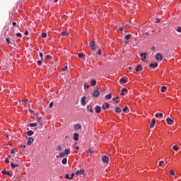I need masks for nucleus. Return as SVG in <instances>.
<instances>
[{
    "label": "nucleus",
    "instance_id": "55",
    "mask_svg": "<svg viewBox=\"0 0 181 181\" xmlns=\"http://www.w3.org/2000/svg\"><path fill=\"white\" fill-rule=\"evenodd\" d=\"M68 67L67 66H64V68L62 69L63 71H66V70H67Z\"/></svg>",
    "mask_w": 181,
    "mask_h": 181
},
{
    "label": "nucleus",
    "instance_id": "31",
    "mask_svg": "<svg viewBox=\"0 0 181 181\" xmlns=\"http://www.w3.org/2000/svg\"><path fill=\"white\" fill-rule=\"evenodd\" d=\"M11 168H13V169H15V168H18V164H14L13 163H12L11 164Z\"/></svg>",
    "mask_w": 181,
    "mask_h": 181
},
{
    "label": "nucleus",
    "instance_id": "1",
    "mask_svg": "<svg viewBox=\"0 0 181 181\" xmlns=\"http://www.w3.org/2000/svg\"><path fill=\"white\" fill-rule=\"evenodd\" d=\"M93 95L95 97V98L100 97V91L98 89H95L93 93Z\"/></svg>",
    "mask_w": 181,
    "mask_h": 181
},
{
    "label": "nucleus",
    "instance_id": "56",
    "mask_svg": "<svg viewBox=\"0 0 181 181\" xmlns=\"http://www.w3.org/2000/svg\"><path fill=\"white\" fill-rule=\"evenodd\" d=\"M73 177H74V173H72L70 176V179H73Z\"/></svg>",
    "mask_w": 181,
    "mask_h": 181
},
{
    "label": "nucleus",
    "instance_id": "62",
    "mask_svg": "<svg viewBox=\"0 0 181 181\" xmlns=\"http://www.w3.org/2000/svg\"><path fill=\"white\" fill-rule=\"evenodd\" d=\"M155 117H156V118H158L159 114L156 113V114L155 115Z\"/></svg>",
    "mask_w": 181,
    "mask_h": 181
},
{
    "label": "nucleus",
    "instance_id": "42",
    "mask_svg": "<svg viewBox=\"0 0 181 181\" xmlns=\"http://www.w3.org/2000/svg\"><path fill=\"white\" fill-rule=\"evenodd\" d=\"M65 179L71 180V178H70V175H68V174H66V175H65Z\"/></svg>",
    "mask_w": 181,
    "mask_h": 181
},
{
    "label": "nucleus",
    "instance_id": "35",
    "mask_svg": "<svg viewBox=\"0 0 181 181\" xmlns=\"http://www.w3.org/2000/svg\"><path fill=\"white\" fill-rule=\"evenodd\" d=\"M169 173H170V175H171V176H173V175H175V170H170L169 171Z\"/></svg>",
    "mask_w": 181,
    "mask_h": 181
},
{
    "label": "nucleus",
    "instance_id": "34",
    "mask_svg": "<svg viewBox=\"0 0 181 181\" xmlns=\"http://www.w3.org/2000/svg\"><path fill=\"white\" fill-rule=\"evenodd\" d=\"M29 127H37V123H30L29 124Z\"/></svg>",
    "mask_w": 181,
    "mask_h": 181
},
{
    "label": "nucleus",
    "instance_id": "54",
    "mask_svg": "<svg viewBox=\"0 0 181 181\" xmlns=\"http://www.w3.org/2000/svg\"><path fill=\"white\" fill-rule=\"evenodd\" d=\"M156 23H159V22H160V20L159 18H156Z\"/></svg>",
    "mask_w": 181,
    "mask_h": 181
},
{
    "label": "nucleus",
    "instance_id": "27",
    "mask_svg": "<svg viewBox=\"0 0 181 181\" xmlns=\"http://www.w3.org/2000/svg\"><path fill=\"white\" fill-rule=\"evenodd\" d=\"M90 84L92 86H95L97 84V81H95V80L91 81Z\"/></svg>",
    "mask_w": 181,
    "mask_h": 181
},
{
    "label": "nucleus",
    "instance_id": "51",
    "mask_svg": "<svg viewBox=\"0 0 181 181\" xmlns=\"http://www.w3.org/2000/svg\"><path fill=\"white\" fill-rule=\"evenodd\" d=\"M57 150L60 152V151H62V146H58Z\"/></svg>",
    "mask_w": 181,
    "mask_h": 181
},
{
    "label": "nucleus",
    "instance_id": "33",
    "mask_svg": "<svg viewBox=\"0 0 181 181\" xmlns=\"http://www.w3.org/2000/svg\"><path fill=\"white\" fill-rule=\"evenodd\" d=\"M86 152H87L88 153H90V155H93V153H94V151H91L90 148L88 149V150L86 151Z\"/></svg>",
    "mask_w": 181,
    "mask_h": 181
},
{
    "label": "nucleus",
    "instance_id": "9",
    "mask_svg": "<svg viewBox=\"0 0 181 181\" xmlns=\"http://www.w3.org/2000/svg\"><path fill=\"white\" fill-rule=\"evenodd\" d=\"M128 93V89H127V88H124L122 90V92L120 93V95H125V94H127Z\"/></svg>",
    "mask_w": 181,
    "mask_h": 181
},
{
    "label": "nucleus",
    "instance_id": "38",
    "mask_svg": "<svg viewBox=\"0 0 181 181\" xmlns=\"http://www.w3.org/2000/svg\"><path fill=\"white\" fill-rule=\"evenodd\" d=\"M64 153H63V152H61V153H59V156H60V158H64Z\"/></svg>",
    "mask_w": 181,
    "mask_h": 181
},
{
    "label": "nucleus",
    "instance_id": "28",
    "mask_svg": "<svg viewBox=\"0 0 181 181\" xmlns=\"http://www.w3.org/2000/svg\"><path fill=\"white\" fill-rule=\"evenodd\" d=\"M120 83H124V84H126L127 83V79H125V78H122L120 79Z\"/></svg>",
    "mask_w": 181,
    "mask_h": 181
},
{
    "label": "nucleus",
    "instance_id": "60",
    "mask_svg": "<svg viewBox=\"0 0 181 181\" xmlns=\"http://www.w3.org/2000/svg\"><path fill=\"white\" fill-rule=\"evenodd\" d=\"M5 162H6V165H8V163H9V160L6 159V160H5Z\"/></svg>",
    "mask_w": 181,
    "mask_h": 181
},
{
    "label": "nucleus",
    "instance_id": "59",
    "mask_svg": "<svg viewBox=\"0 0 181 181\" xmlns=\"http://www.w3.org/2000/svg\"><path fill=\"white\" fill-rule=\"evenodd\" d=\"M84 87H86V88H90V86L89 85H84Z\"/></svg>",
    "mask_w": 181,
    "mask_h": 181
},
{
    "label": "nucleus",
    "instance_id": "11",
    "mask_svg": "<svg viewBox=\"0 0 181 181\" xmlns=\"http://www.w3.org/2000/svg\"><path fill=\"white\" fill-rule=\"evenodd\" d=\"M166 122L168 125H172V124H173V119H170V117H168Z\"/></svg>",
    "mask_w": 181,
    "mask_h": 181
},
{
    "label": "nucleus",
    "instance_id": "39",
    "mask_svg": "<svg viewBox=\"0 0 181 181\" xmlns=\"http://www.w3.org/2000/svg\"><path fill=\"white\" fill-rule=\"evenodd\" d=\"M45 59H47V60H50L52 59V56L50 55H46Z\"/></svg>",
    "mask_w": 181,
    "mask_h": 181
},
{
    "label": "nucleus",
    "instance_id": "3",
    "mask_svg": "<svg viewBox=\"0 0 181 181\" xmlns=\"http://www.w3.org/2000/svg\"><path fill=\"white\" fill-rule=\"evenodd\" d=\"M156 60H163V56L160 53H157L156 56Z\"/></svg>",
    "mask_w": 181,
    "mask_h": 181
},
{
    "label": "nucleus",
    "instance_id": "32",
    "mask_svg": "<svg viewBox=\"0 0 181 181\" xmlns=\"http://www.w3.org/2000/svg\"><path fill=\"white\" fill-rule=\"evenodd\" d=\"M173 151H179V147H177V146H173Z\"/></svg>",
    "mask_w": 181,
    "mask_h": 181
},
{
    "label": "nucleus",
    "instance_id": "30",
    "mask_svg": "<svg viewBox=\"0 0 181 181\" xmlns=\"http://www.w3.org/2000/svg\"><path fill=\"white\" fill-rule=\"evenodd\" d=\"M78 57H79L80 59H83V57H84V54H83V52H81L78 54Z\"/></svg>",
    "mask_w": 181,
    "mask_h": 181
},
{
    "label": "nucleus",
    "instance_id": "26",
    "mask_svg": "<svg viewBox=\"0 0 181 181\" xmlns=\"http://www.w3.org/2000/svg\"><path fill=\"white\" fill-rule=\"evenodd\" d=\"M131 35L130 34H127V35H125L124 38L126 39V40H129V39H131Z\"/></svg>",
    "mask_w": 181,
    "mask_h": 181
},
{
    "label": "nucleus",
    "instance_id": "61",
    "mask_svg": "<svg viewBox=\"0 0 181 181\" xmlns=\"http://www.w3.org/2000/svg\"><path fill=\"white\" fill-rule=\"evenodd\" d=\"M12 25H13V26H16V22H13Z\"/></svg>",
    "mask_w": 181,
    "mask_h": 181
},
{
    "label": "nucleus",
    "instance_id": "43",
    "mask_svg": "<svg viewBox=\"0 0 181 181\" xmlns=\"http://www.w3.org/2000/svg\"><path fill=\"white\" fill-rule=\"evenodd\" d=\"M16 36L17 37H22V34L18 33L16 34Z\"/></svg>",
    "mask_w": 181,
    "mask_h": 181
},
{
    "label": "nucleus",
    "instance_id": "52",
    "mask_svg": "<svg viewBox=\"0 0 181 181\" xmlns=\"http://www.w3.org/2000/svg\"><path fill=\"white\" fill-rule=\"evenodd\" d=\"M21 148H22V149H25V148H26V145H21Z\"/></svg>",
    "mask_w": 181,
    "mask_h": 181
},
{
    "label": "nucleus",
    "instance_id": "37",
    "mask_svg": "<svg viewBox=\"0 0 181 181\" xmlns=\"http://www.w3.org/2000/svg\"><path fill=\"white\" fill-rule=\"evenodd\" d=\"M128 110V106H125L124 108H123V112H127Z\"/></svg>",
    "mask_w": 181,
    "mask_h": 181
},
{
    "label": "nucleus",
    "instance_id": "25",
    "mask_svg": "<svg viewBox=\"0 0 181 181\" xmlns=\"http://www.w3.org/2000/svg\"><path fill=\"white\" fill-rule=\"evenodd\" d=\"M62 165H66L67 164V158H64L62 160Z\"/></svg>",
    "mask_w": 181,
    "mask_h": 181
},
{
    "label": "nucleus",
    "instance_id": "16",
    "mask_svg": "<svg viewBox=\"0 0 181 181\" xmlns=\"http://www.w3.org/2000/svg\"><path fill=\"white\" fill-rule=\"evenodd\" d=\"M87 110L89 111V112L93 113L94 112V110H93V107L89 105L87 106Z\"/></svg>",
    "mask_w": 181,
    "mask_h": 181
},
{
    "label": "nucleus",
    "instance_id": "41",
    "mask_svg": "<svg viewBox=\"0 0 181 181\" xmlns=\"http://www.w3.org/2000/svg\"><path fill=\"white\" fill-rule=\"evenodd\" d=\"M43 62V60H39V61H37V64H38V66H40V64H42V62Z\"/></svg>",
    "mask_w": 181,
    "mask_h": 181
},
{
    "label": "nucleus",
    "instance_id": "47",
    "mask_svg": "<svg viewBox=\"0 0 181 181\" xmlns=\"http://www.w3.org/2000/svg\"><path fill=\"white\" fill-rule=\"evenodd\" d=\"M49 108H52L53 107V102H51L49 103Z\"/></svg>",
    "mask_w": 181,
    "mask_h": 181
},
{
    "label": "nucleus",
    "instance_id": "17",
    "mask_svg": "<svg viewBox=\"0 0 181 181\" xmlns=\"http://www.w3.org/2000/svg\"><path fill=\"white\" fill-rule=\"evenodd\" d=\"M78 136H80V135L77 133H74V141H78Z\"/></svg>",
    "mask_w": 181,
    "mask_h": 181
},
{
    "label": "nucleus",
    "instance_id": "50",
    "mask_svg": "<svg viewBox=\"0 0 181 181\" xmlns=\"http://www.w3.org/2000/svg\"><path fill=\"white\" fill-rule=\"evenodd\" d=\"M6 41L8 45H9V43H11V41L9 40V38H6Z\"/></svg>",
    "mask_w": 181,
    "mask_h": 181
},
{
    "label": "nucleus",
    "instance_id": "24",
    "mask_svg": "<svg viewBox=\"0 0 181 181\" xmlns=\"http://www.w3.org/2000/svg\"><path fill=\"white\" fill-rule=\"evenodd\" d=\"M105 98H106V100H111V98H112V95H111V94H107L105 95Z\"/></svg>",
    "mask_w": 181,
    "mask_h": 181
},
{
    "label": "nucleus",
    "instance_id": "29",
    "mask_svg": "<svg viewBox=\"0 0 181 181\" xmlns=\"http://www.w3.org/2000/svg\"><path fill=\"white\" fill-rule=\"evenodd\" d=\"M168 88H166V86H162L161 88V93H165V91H166Z\"/></svg>",
    "mask_w": 181,
    "mask_h": 181
},
{
    "label": "nucleus",
    "instance_id": "6",
    "mask_svg": "<svg viewBox=\"0 0 181 181\" xmlns=\"http://www.w3.org/2000/svg\"><path fill=\"white\" fill-rule=\"evenodd\" d=\"M146 53H144V52H142L141 54H140V56H141V57H142L141 58V61L142 62H145V60H146Z\"/></svg>",
    "mask_w": 181,
    "mask_h": 181
},
{
    "label": "nucleus",
    "instance_id": "4",
    "mask_svg": "<svg viewBox=\"0 0 181 181\" xmlns=\"http://www.w3.org/2000/svg\"><path fill=\"white\" fill-rule=\"evenodd\" d=\"M90 47L92 49V50H95V42L92 41L90 42Z\"/></svg>",
    "mask_w": 181,
    "mask_h": 181
},
{
    "label": "nucleus",
    "instance_id": "36",
    "mask_svg": "<svg viewBox=\"0 0 181 181\" xmlns=\"http://www.w3.org/2000/svg\"><path fill=\"white\" fill-rule=\"evenodd\" d=\"M47 36V34L46 33H43L42 34V37H43V39L46 38Z\"/></svg>",
    "mask_w": 181,
    "mask_h": 181
},
{
    "label": "nucleus",
    "instance_id": "63",
    "mask_svg": "<svg viewBox=\"0 0 181 181\" xmlns=\"http://www.w3.org/2000/svg\"><path fill=\"white\" fill-rule=\"evenodd\" d=\"M155 49H156V48L155 47V46H153V47L151 48V50H155Z\"/></svg>",
    "mask_w": 181,
    "mask_h": 181
},
{
    "label": "nucleus",
    "instance_id": "44",
    "mask_svg": "<svg viewBox=\"0 0 181 181\" xmlns=\"http://www.w3.org/2000/svg\"><path fill=\"white\" fill-rule=\"evenodd\" d=\"M40 57H41V60H43V53H40Z\"/></svg>",
    "mask_w": 181,
    "mask_h": 181
},
{
    "label": "nucleus",
    "instance_id": "7",
    "mask_svg": "<svg viewBox=\"0 0 181 181\" xmlns=\"http://www.w3.org/2000/svg\"><path fill=\"white\" fill-rule=\"evenodd\" d=\"M85 171L84 170H78L76 171L75 175H84Z\"/></svg>",
    "mask_w": 181,
    "mask_h": 181
},
{
    "label": "nucleus",
    "instance_id": "19",
    "mask_svg": "<svg viewBox=\"0 0 181 181\" xmlns=\"http://www.w3.org/2000/svg\"><path fill=\"white\" fill-rule=\"evenodd\" d=\"M122 110H121V107H117L116 108H115V112H117V114H121V112H122Z\"/></svg>",
    "mask_w": 181,
    "mask_h": 181
},
{
    "label": "nucleus",
    "instance_id": "22",
    "mask_svg": "<svg viewBox=\"0 0 181 181\" xmlns=\"http://www.w3.org/2000/svg\"><path fill=\"white\" fill-rule=\"evenodd\" d=\"M33 134H35V133L32 130H30V131L27 132V135L28 136H32V135H33Z\"/></svg>",
    "mask_w": 181,
    "mask_h": 181
},
{
    "label": "nucleus",
    "instance_id": "23",
    "mask_svg": "<svg viewBox=\"0 0 181 181\" xmlns=\"http://www.w3.org/2000/svg\"><path fill=\"white\" fill-rule=\"evenodd\" d=\"M61 35L62 36H69V33L67 31H63L61 33Z\"/></svg>",
    "mask_w": 181,
    "mask_h": 181
},
{
    "label": "nucleus",
    "instance_id": "49",
    "mask_svg": "<svg viewBox=\"0 0 181 181\" xmlns=\"http://www.w3.org/2000/svg\"><path fill=\"white\" fill-rule=\"evenodd\" d=\"M37 121H38V122H40L42 121V117H37Z\"/></svg>",
    "mask_w": 181,
    "mask_h": 181
},
{
    "label": "nucleus",
    "instance_id": "53",
    "mask_svg": "<svg viewBox=\"0 0 181 181\" xmlns=\"http://www.w3.org/2000/svg\"><path fill=\"white\" fill-rule=\"evenodd\" d=\"M11 153L12 155H15V150L12 149L11 151Z\"/></svg>",
    "mask_w": 181,
    "mask_h": 181
},
{
    "label": "nucleus",
    "instance_id": "2",
    "mask_svg": "<svg viewBox=\"0 0 181 181\" xmlns=\"http://www.w3.org/2000/svg\"><path fill=\"white\" fill-rule=\"evenodd\" d=\"M102 160L103 163H108V162H110V158L107 156H103Z\"/></svg>",
    "mask_w": 181,
    "mask_h": 181
},
{
    "label": "nucleus",
    "instance_id": "20",
    "mask_svg": "<svg viewBox=\"0 0 181 181\" xmlns=\"http://www.w3.org/2000/svg\"><path fill=\"white\" fill-rule=\"evenodd\" d=\"M2 173H3V175H8V176H12V174L11 173H9V172H7L6 170H4L3 171H2Z\"/></svg>",
    "mask_w": 181,
    "mask_h": 181
},
{
    "label": "nucleus",
    "instance_id": "15",
    "mask_svg": "<svg viewBox=\"0 0 181 181\" xmlns=\"http://www.w3.org/2000/svg\"><path fill=\"white\" fill-rule=\"evenodd\" d=\"M155 124H156V121L155 120V119H153L151 120L150 128H153L155 127Z\"/></svg>",
    "mask_w": 181,
    "mask_h": 181
},
{
    "label": "nucleus",
    "instance_id": "46",
    "mask_svg": "<svg viewBox=\"0 0 181 181\" xmlns=\"http://www.w3.org/2000/svg\"><path fill=\"white\" fill-rule=\"evenodd\" d=\"M119 97L113 98L112 101H117V100H119Z\"/></svg>",
    "mask_w": 181,
    "mask_h": 181
},
{
    "label": "nucleus",
    "instance_id": "21",
    "mask_svg": "<svg viewBox=\"0 0 181 181\" xmlns=\"http://www.w3.org/2000/svg\"><path fill=\"white\" fill-rule=\"evenodd\" d=\"M65 155H70V148H66L64 150V153Z\"/></svg>",
    "mask_w": 181,
    "mask_h": 181
},
{
    "label": "nucleus",
    "instance_id": "64",
    "mask_svg": "<svg viewBox=\"0 0 181 181\" xmlns=\"http://www.w3.org/2000/svg\"><path fill=\"white\" fill-rule=\"evenodd\" d=\"M25 35H29V32H28V31H25Z\"/></svg>",
    "mask_w": 181,
    "mask_h": 181
},
{
    "label": "nucleus",
    "instance_id": "57",
    "mask_svg": "<svg viewBox=\"0 0 181 181\" xmlns=\"http://www.w3.org/2000/svg\"><path fill=\"white\" fill-rule=\"evenodd\" d=\"M158 117H160V118H162V117H163V114H162V113L158 114Z\"/></svg>",
    "mask_w": 181,
    "mask_h": 181
},
{
    "label": "nucleus",
    "instance_id": "45",
    "mask_svg": "<svg viewBox=\"0 0 181 181\" xmlns=\"http://www.w3.org/2000/svg\"><path fill=\"white\" fill-rule=\"evenodd\" d=\"M124 29H125V27H120L119 28V30H120V32H122V30H124Z\"/></svg>",
    "mask_w": 181,
    "mask_h": 181
},
{
    "label": "nucleus",
    "instance_id": "14",
    "mask_svg": "<svg viewBox=\"0 0 181 181\" xmlns=\"http://www.w3.org/2000/svg\"><path fill=\"white\" fill-rule=\"evenodd\" d=\"M103 110H107V108H110V104L108 103H105L102 106Z\"/></svg>",
    "mask_w": 181,
    "mask_h": 181
},
{
    "label": "nucleus",
    "instance_id": "13",
    "mask_svg": "<svg viewBox=\"0 0 181 181\" xmlns=\"http://www.w3.org/2000/svg\"><path fill=\"white\" fill-rule=\"evenodd\" d=\"M142 70H144V69L142 68V65H138L136 67V71L137 72L142 71Z\"/></svg>",
    "mask_w": 181,
    "mask_h": 181
},
{
    "label": "nucleus",
    "instance_id": "48",
    "mask_svg": "<svg viewBox=\"0 0 181 181\" xmlns=\"http://www.w3.org/2000/svg\"><path fill=\"white\" fill-rule=\"evenodd\" d=\"M177 32H179L180 33H181V28L180 27L177 28Z\"/></svg>",
    "mask_w": 181,
    "mask_h": 181
},
{
    "label": "nucleus",
    "instance_id": "10",
    "mask_svg": "<svg viewBox=\"0 0 181 181\" xmlns=\"http://www.w3.org/2000/svg\"><path fill=\"white\" fill-rule=\"evenodd\" d=\"M95 111L96 114H100V112H101V107L97 105L95 107Z\"/></svg>",
    "mask_w": 181,
    "mask_h": 181
},
{
    "label": "nucleus",
    "instance_id": "8",
    "mask_svg": "<svg viewBox=\"0 0 181 181\" xmlns=\"http://www.w3.org/2000/svg\"><path fill=\"white\" fill-rule=\"evenodd\" d=\"M33 141H35V139H33V138H32V137L28 138L27 144L28 146L32 145V144H33Z\"/></svg>",
    "mask_w": 181,
    "mask_h": 181
},
{
    "label": "nucleus",
    "instance_id": "58",
    "mask_svg": "<svg viewBox=\"0 0 181 181\" xmlns=\"http://www.w3.org/2000/svg\"><path fill=\"white\" fill-rule=\"evenodd\" d=\"M101 53H102L101 49H99V50L98 51V54H101Z\"/></svg>",
    "mask_w": 181,
    "mask_h": 181
},
{
    "label": "nucleus",
    "instance_id": "18",
    "mask_svg": "<svg viewBox=\"0 0 181 181\" xmlns=\"http://www.w3.org/2000/svg\"><path fill=\"white\" fill-rule=\"evenodd\" d=\"M149 67H153V69H156V67H158V63L150 64Z\"/></svg>",
    "mask_w": 181,
    "mask_h": 181
},
{
    "label": "nucleus",
    "instance_id": "12",
    "mask_svg": "<svg viewBox=\"0 0 181 181\" xmlns=\"http://www.w3.org/2000/svg\"><path fill=\"white\" fill-rule=\"evenodd\" d=\"M78 129H81V124H75L74 130L75 131H78Z\"/></svg>",
    "mask_w": 181,
    "mask_h": 181
},
{
    "label": "nucleus",
    "instance_id": "5",
    "mask_svg": "<svg viewBox=\"0 0 181 181\" xmlns=\"http://www.w3.org/2000/svg\"><path fill=\"white\" fill-rule=\"evenodd\" d=\"M86 100H87V98L86 96L82 97L81 100V105H86Z\"/></svg>",
    "mask_w": 181,
    "mask_h": 181
},
{
    "label": "nucleus",
    "instance_id": "40",
    "mask_svg": "<svg viewBox=\"0 0 181 181\" xmlns=\"http://www.w3.org/2000/svg\"><path fill=\"white\" fill-rule=\"evenodd\" d=\"M163 165H165V162H163V161L159 162V166H163Z\"/></svg>",
    "mask_w": 181,
    "mask_h": 181
}]
</instances>
